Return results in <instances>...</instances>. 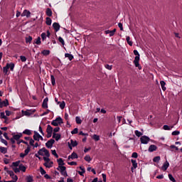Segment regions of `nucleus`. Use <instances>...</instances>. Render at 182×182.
I'll return each instance as SVG.
<instances>
[{
  "instance_id": "5",
  "label": "nucleus",
  "mask_w": 182,
  "mask_h": 182,
  "mask_svg": "<svg viewBox=\"0 0 182 182\" xmlns=\"http://www.w3.org/2000/svg\"><path fill=\"white\" fill-rule=\"evenodd\" d=\"M33 137V140H35L36 141H39L40 140L43 141V136L39 134L36 131L34 132V135Z\"/></svg>"
},
{
  "instance_id": "40",
  "label": "nucleus",
  "mask_w": 182,
  "mask_h": 182,
  "mask_svg": "<svg viewBox=\"0 0 182 182\" xmlns=\"http://www.w3.org/2000/svg\"><path fill=\"white\" fill-rule=\"evenodd\" d=\"M85 161H87L88 163H90L92 161V158L90 157V155H86L84 158Z\"/></svg>"
},
{
  "instance_id": "10",
  "label": "nucleus",
  "mask_w": 182,
  "mask_h": 182,
  "mask_svg": "<svg viewBox=\"0 0 182 182\" xmlns=\"http://www.w3.org/2000/svg\"><path fill=\"white\" fill-rule=\"evenodd\" d=\"M55 144V139H51L50 140H48L46 143V146L48 149H52V147H53V144Z\"/></svg>"
},
{
  "instance_id": "47",
  "label": "nucleus",
  "mask_w": 182,
  "mask_h": 182,
  "mask_svg": "<svg viewBox=\"0 0 182 182\" xmlns=\"http://www.w3.org/2000/svg\"><path fill=\"white\" fill-rule=\"evenodd\" d=\"M160 156H155L154 159H153V161L154 163H159V161H160Z\"/></svg>"
},
{
  "instance_id": "16",
  "label": "nucleus",
  "mask_w": 182,
  "mask_h": 182,
  "mask_svg": "<svg viewBox=\"0 0 182 182\" xmlns=\"http://www.w3.org/2000/svg\"><path fill=\"white\" fill-rule=\"evenodd\" d=\"M53 28H54L55 32H58V31L60 29V25H59L58 23H53Z\"/></svg>"
},
{
  "instance_id": "23",
  "label": "nucleus",
  "mask_w": 182,
  "mask_h": 182,
  "mask_svg": "<svg viewBox=\"0 0 182 182\" xmlns=\"http://www.w3.org/2000/svg\"><path fill=\"white\" fill-rule=\"evenodd\" d=\"M131 162L132 164V170H133V168H136L137 167V161H136V159H132Z\"/></svg>"
},
{
  "instance_id": "9",
  "label": "nucleus",
  "mask_w": 182,
  "mask_h": 182,
  "mask_svg": "<svg viewBox=\"0 0 182 182\" xmlns=\"http://www.w3.org/2000/svg\"><path fill=\"white\" fill-rule=\"evenodd\" d=\"M68 145L70 150H72L73 147H76V146H77V141L70 139V142H68Z\"/></svg>"
},
{
  "instance_id": "30",
  "label": "nucleus",
  "mask_w": 182,
  "mask_h": 182,
  "mask_svg": "<svg viewBox=\"0 0 182 182\" xmlns=\"http://www.w3.org/2000/svg\"><path fill=\"white\" fill-rule=\"evenodd\" d=\"M50 80H51V85L53 86H55V85H56V80L55 79V76H53V75H50Z\"/></svg>"
},
{
  "instance_id": "63",
  "label": "nucleus",
  "mask_w": 182,
  "mask_h": 182,
  "mask_svg": "<svg viewBox=\"0 0 182 182\" xmlns=\"http://www.w3.org/2000/svg\"><path fill=\"white\" fill-rule=\"evenodd\" d=\"M118 27L119 28L120 31H123V24L122 23H118Z\"/></svg>"
},
{
  "instance_id": "27",
  "label": "nucleus",
  "mask_w": 182,
  "mask_h": 182,
  "mask_svg": "<svg viewBox=\"0 0 182 182\" xmlns=\"http://www.w3.org/2000/svg\"><path fill=\"white\" fill-rule=\"evenodd\" d=\"M41 53L44 56H48V55H50V50H43V51H41Z\"/></svg>"
},
{
  "instance_id": "12",
  "label": "nucleus",
  "mask_w": 182,
  "mask_h": 182,
  "mask_svg": "<svg viewBox=\"0 0 182 182\" xmlns=\"http://www.w3.org/2000/svg\"><path fill=\"white\" fill-rule=\"evenodd\" d=\"M114 33H116V28H114L112 31L107 30L105 31L106 35H109V37L114 36Z\"/></svg>"
},
{
  "instance_id": "55",
  "label": "nucleus",
  "mask_w": 182,
  "mask_h": 182,
  "mask_svg": "<svg viewBox=\"0 0 182 182\" xmlns=\"http://www.w3.org/2000/svg\"><path fill=\"white\" fill-rule=\"evenodd\" d=\"M50 112V110L47 109L46 112H44L43 114H41V116H46V114H49Z\"/></svg>"
},
{
  "instance_id": "44",
  "label": "nucleus",
  "mask_w": 182,
  "mask_h": 182,
  "mask_svg": "<svg viewBox=\"0 0 182 182\" xmlns=\"http://www.w3.org/2000/svg\"><path fill=\"white\" fill-rule=\"evenodd\" d=\"M29 151H31V146H28L24 151L25 155L28 156V154H29Z\"/></svg>"
},
{
  "instance_id": "62",
  "label": "nucleus",
  "mask_w": 182,
  "mask_h": 182,
  "mask_svg": "<svg viewBox=\"0 0 182 182\" xmlns=\"http://www.w3.org/2000/svg\"><path fill=\"white\" fill-rule=\"evenodd\" d=\"M8 69H9V68H8L7 65L4 67L3 68L4 73H6V74L8 73Z\"/></svg>"
},
{
  "instance_id": "35",
  "label": "nucleus",
  "mask_w": 182,
  "mask_h": 182,
  "mask_svg": "<svg viewBox=\"0 0 182 182\" xmlns=\"http://www.w3.org/2000/svg\"><path fill=\"white\" fill-rule=\"evenodd\" d=\"M126 40L129 46H133V41H130V36H127Z\"/></svg>"
},
{
  "instance_id": "61",
  "label": "nucleus",
  "mask_w": 182,
  "mask_h": 182,
  "mask_svg": "<svg viewBox=\"0 0 182 182\" xmlns=\"http://www.w3.org/2000/svg\"><path fill=\"white\" fill-rule=\"evenodd\" d=\"M14 173H21L19 168H13Z\"/></svg>"
},
{
  "instance_id": "60",
  "label": "nucleus",
  "mask_w": 182,
  "mask_h": 182,
  "mask_svg": "<svg viewBox=\"0 0 182 182\" xmlns=\"http://www.w3.org/2000/svg\"><path fill=\"white\" fill-rule=\"evenodd\" d=\"M20 59L21 62H25L26 60V57H25L24 55H21Z\"/></svg>"
},
{
  "instance_id": "51",
  "label": "nucleus",
  "mask_w": 182,
  "mask_h": 182,
  "mask_svg": "<svg viewBox=\"0 0 182 182\" xmlns=\"http://www.w3.org/2000/svg\"><path fill=\"white\" fill-rule=\"evenodd\" d=\"M40 172L42 176L46 174V171H45V169H43L42 167L40 168Z\"/></svg>"
},
{
  "instance_id": "64",
  "label": "nucleus",
  "mask_w": 182,
  "mask_h": 182,
  "mask_svg": "<svg viewBox=\"0 0 182 182\" xmlns=\"http://www.w3.org/2000/svg\"><path fill=\"white\" fill-rule=\"evenodd\" d=\"M59 130H60V128L59 127H55L54 129H53V133H58V132H59Z\"/></svg>"
},
{
  "instance_id": "52",
  "label": "nucleus",
  "mask_w": 182,
  "mask_h": 182,
  "mask_svg": "<svg viewBox=\"0 0 182 182\" xmlns=\"http://www.w3.org/2000/svg\"><path fill=\"white\" fill-rule=\"evenodd\" d=\"M0 151H1V153H3L4 154H5L6 153V148L0 147Z\"/></svg>"
},
{
  "instance_id": "43",
  "label": "nucleus",
  "mask_w": 182,
  "mask_h": 182,
  "mask_svg": "<svg viewBox=\"0 0 182 182\" xmlns=\"http://www.w3.org/2000/svg\"><path fill=\"white\" fill-rule=\"evenodd\" d=\"M75 122L77 124H82V119L80 118V117H75Z\"/></svg>"
},
{
  "instance_id": "2",
  "label": "nucleus",
  "mask_w": 182,
  "mask_h": 182,
  "mask_svg": "<svg viewBox=\"0 0 182 182\" xmlns=\"http://www.w3.org/2000/svg\"><path fill=\"white\" fill-rule=\"evenodd\" d=\"M134 55H135V58L134 60V65L135 68H138L139 70H141V65H140V54L137 50H134Z\"/></svg>"
},
{
  "instance_id": "24",
  "label": "nucleus",
  "mask_w": 182,
  "mask_h": 182,
  "mask_svg": "<svg viewBox=\"0 0 182 182\" xmlns=\"http://www.w3.org/2000/svg\"><path fill=\"white\" fill-rule=\"evenodd\" d=\"M160 85L161 87L162 90H164V92H166V82H164V80H161L160 82Z\"/></svg>"
},
{
  "instance_id": "6",
  "label": "nucleus",
  "mask_w": 182,
  "mask_h": 182,
  "mask_svg": "<svg viewBox=\"0 0 182 182\" xmlns=\"http://www.w3.org/2000/svg\"><path fill=\"white\" fill-rule=\"evenodd\" d=\"M46 132L48 139H49V137H52V133H53V128L52 126L49 124L47 126Z\"/></svg>"
},
{
  "instance_id": "53",
  "label": "nucleus",
  "mask_w": 182,
  "mask_h": 182,
  "mask_svg": "<svg viewBox=\"0 0 182 182\" xmlns=\"http://www.w3.org/2000/svg\"><path fill=\"white\" fill-rule=\"evenodd\" d=\"M68 164L69 166H77V162H76V161H71V162H68Z\"/></svg>"
},
{
  "instance_id": "18",
  "label": "nucleus",
  "mask_w": 182,
  "mask_h": 182,
  "mask_svg": "<svg viewBox=\"0 0 182 182\" xmlns=\"http://www.w3.org/2000/svg\"><path fill=\"white\" fill-rule=\"evenodd\" d=\"M19 166H21V161H17L13 162L11 164V167L13 168L19 167Z\"/></svg>"
},
{
  "instance_id": "45",
  "label": "nucleus",
  "mask_w": 182,
  "mask_h": 182,
  "mask_svg": "<svg viewBox=\"0 0 182 182\" xmlns=\"http://www.w3.org/2000/svg\"><path fill=\"white\" fill-rule=\"evenodd\" d=\"M2 105H3V107H6V106H9V102H8V100H6L4 101H2Z\"/></svg>"
},
{
  "instance_id": "19",
  "label": "nucleus",
  "mask_w": 182,
  "mask_h": 182,
  "mask_svg": "<svg viewBox=\"0 0 182 182\" xmlns=\"http://www.w3.org/2000/svg\"><path fill=\"white\" fill-rule=\"evenodd\" d=\"M157 150V146L156 145H151L149 148V151L150 153H153V151H156Z\"/></svg>"
},
{
  "instance_id": "36",
  "label": "nucleus",
  "mask_w": 182,
  "mask_h": 182,
  "mask_svg": "<svg viewBox=\"0 0 182 182\" xmlns=\"http://www.w3.org/2000/svg\"><path fill=\"white\" fill-rule=\"evenodd\" d=\"M134 133L136 137H141V136H143V134L139 130H135Z\"/></svg>"
},
{
  "instance_id": "1",
  "label": "nucleus",
  "mask_w": 182,
  "mask_h": 182,
  "mask_svg": "<svg viewBox=\"0 0 182 182\" xmlns=\"http://www.w3.org/2000/svg\"><path fill=\"white\" fill-rule=\"evenodd\" d=\"M38 154H41V156H43V160L45 163L43 164V166L46 167L47 168H50L53 167V161H50V154L49 153V151L46 149V148L43 147L38 150Z\"/></svg>"
},
{
  "instance_id": "7",
  "label": "nucleus",
  "mask_w": 182,
  "mask_h": 182,
  "mask_svg": "<svg viewBox=\"0 0 182 182\" xmlns=\"http://www.w3.org/2000/svg\"><path fill=\"white\" fill-rule=\"evenodd\" d=\"M7 173L11 177L13 181H18V176L15 175L13 171L7 170Z\"/></svg>"
},
{
  "instance_id": "28",
  "label": "nucleus",
  "mask_w": 182,
  "mask_h": 182,
  "mask_svg": "<svg viewBox=\"0 0 182 182\" xmlns=\"http://www.w3.org/2000/svg\"><path fill=\"white\" fill-rule=\"evenodd\" d=\"M23 134H26L27 136H31L32 134V131L26 129L23 132Z\"/></svg>"
},
{
  "instance_id": "11",
  "label": "nucleus",
  "mask_w": 182,
  "mask_h": 182,
  "mask_svg": "<svg viewBox=\"0 0 182 182\" xmlns=\"http://www.w3.org/2000/svg\"><path fill=\"white\" fill-rule=\"evenodd\" d=\"M46 38H50V32L49 31H47V33H41L42 41H46Z\"/></svg>"
},
{
  "instance_id": "13",
  "label": "nucleus",
  "mask_w": 182,
  "mask_h": 182,
  "mask_svg": "<svg viewBox=\"0 0 182 182\" xmlns=\"http://www.w3.org/2000/svg\"><path fill=\"white\" fill-rule=\"evenodd\" d=\"M48 102H49V98L46 97L43 101V104H42L43 109H48Z\"/></svg>"
},
{
  "instance_id": "48",
  "label": "nucleus",
  "mask_w": 182,
  "mask_h": 182,
  "mask_svg": "<svg viewBox=\"0 0 182 182\" xmlns=\"http://www.w3.org/2000/svg\"><path fill=\"white\" fill-rule=\"evenodd\" d=\"M51 153L53 156H55V159H59V155H58V154L56 153V150H52Z\"/></svg>"
},
{
  "instance_id": "26",
  "label": "nucleus",
  "mask_w": 182,
  "mask_h": 182,
  "mask_svg": "<svg viewBox=\"0 0 182 182\" xmlns=\"http://www.w3.org/2000/svg\"><path fill=\"white\" fill-rule=\"evenodd\" d=\"M57 162L58 163V167H60L65 164V162L63 161V159L62 158H59L57 160Z\"/></svg>"
},
{
  "instance_id": "25",
  "label": "nucleus",
  "mask_w": 182,
  "mask_h": 182,
  "mask_svg": "<svg viewBox=\"0 0 182 182\" xmlns=\"http://www.w3.org/2000/svg\"><path fill=\"white\" fill-rule=\"evenodd\" d=\"M26 182H33V176L31 175H28L26 177Z\"/></svg>"
},
{
  "instance_id": "57",
  "label": "nucleus",
  "mask_w": 182,
  "mask_h": 182,
  "mask_svg": "<svg viewBox=\"0 0 182 182\" xmlns=\"http://www.w3.org/2000/svg\"><path fill=\"white\" fill-rule=\"evenodd\" d=\"M36 45H41V37L37 38V39L36 40Z\"/></svg>"
},
{
  "instance_id": "46",
  "label": "nucleus",
  "mask_w": 182,
  "mask_h": 182,
  "mask_svg": "<svg viewBox=\"0 0 182 182\" xmlns=\"http://www.w3.org/2000/svg\"><path fill=\"white\" fill-rule=\"evenodd\" d=\"M168 178L172 182H176V178H174V177L173 176V175H171V173H169L168 175Z\"/></svg>"
},
{
  "instance_id": "49",
  "label": "nucleus",
  "mask_w": 182,
  "mask_h": 182,
  "mask_svg": "<svg viewBox=\"0 0 182 182\" xmlns=\"http://www.w3.org/2000/svg\"><path fill=\"white\" fill-rule=\"evenodd\" d=\"M58 41L63 46H65V40H63V38L59 37Z\"/></svg>"
},
{
  "instance_id": "37",
  "label": "nucleus",
  "mask_w": 182,
  "mask_h": 182,
  "mask_svg": "<svg viewBox=\"0 0 182 182\" xmlns=\"http://www.w3.org/2000/svg\"><path fill=\"white\" fill-rule=\"evenodd\" d=\"M92 139L95 140V141H99V140H100V136L97 134H94L92 136Z\"/></svg>"
},
{
  "instance_id": "15",
  "label": "nucleus",
  "mask_w": 182,
  "mask_h": 182,
  "mask_svg": "<svg viewBox=\"0 0 182 182\" xmlns=\"http://www.w3.org/2000/svg\"><path fill=\"white\" fill-rule=\"evenodd\" d=\"M21 16H26V18H29L31 16V11L25 9L21 14Z\"/></svg>"
},
{
  "instance_id": "42",
  "label": "nucleus",
  "mask_w": 182,
  "mask_h": 182,
  "mask_svg": "<svg viewBox=\"0 0 182 182\" xmlns=\"http://www.w3.org/2000/svg\"><path fill=\"white\" fill-rule=\"evenodd\" d=\"M32 42V36H29L26 38V43H31Z\"/></svg>"
},
{
  "instance_id": "31",
  "label": "nucleus",
  "mask_w": 182,
  "mask_h": 182,
  "mask_svg": "<svg viewBox=\"0 0 182 182\" xmlns=\"http://www.w3.org/2000/svg\"><path fill=\"white\" fill-rule=\"evenodd\" d=\"M46 25L48 26H50L52 25V19L49 17L46 18Z\"/></svg>"
},
{
  "instance_id": "39",
  "label": "nucleus",
  "mask_w": 182,
  "mask_h": 182,
  "mask_svg": "<svg viewBox=\"0 0 182 182\" xmlns=\"http://www.w3.org/2000/svg\"><path fill=\"white\" fill-rule=\"evenodd\" d=\"M0 119H4V120H8V117L5 115V112H1Z\"/></svg>"
},
{
  "instance_id": "4",
  "label": "nucleus",
  "mask_w": 182,
  "mask_h": 182,
  "mask_svg": "<svg viewBox=\"0 0 182 182\" xmlns=\"http://www.w3.org/2000/svg\"><path fill=\"white\" fill-rule=\"evenodd\" d=\"M62 123H63V119L60 117H58L52 121L51 124L52 126H58V124H62Z\"/></svg>"
},
{
  "instance_id": "56",
  "label": "nucleus",
  "mask_w": 182,
  "mask_h": 182,
  "mask_svg": "<svg viewBox=\"0 0 182 182\" xmlns=\"http://www.w3.org/2000/svg\"><path fill=\"white\" fill-rule=\"evenodd\" d=\"M38 131L42 134V136H45V133H43V130L42 129V127L39 126Z\"/></svg>"
},
{
  "instance_id": "58",
  "label": "nucleus",
  "mask_w": 182,
  "mask_h": 182,
  "mask_svg": "<svg viewBox=\"0 0 182 182\" xmlns=\"http://www.w3.org/2000/svg\"><path fill=\"white\" fill-rule=\"evenodd\" d=\"M178 134H180L179 131H173L172 132V136H178Z\"/></svg>"
},
{
  "instance_id": "54",
  "label": "nucleus",
  "mask_w": 182,
  "mask_h": 182,
  "mask_svg": "<svg viewBox=\"0 0 182 182\" xmlns=\"http://www.w3.org/2000/svg\"><path fill=\"white\" fill-rule=\"evenodd\" d=\"M78 133V129L77 128H75L72 132H71V134H77Z\"/></svg>"
},
{
  "instance_id": "38",
  "label": "nucleus",
  "mask_w": 182,
  "mask_h": 182,
  "mask_svg": "<svg viewBox=\"0 0 182 182\" xmlns=\"http://www.w3.org/2000/svg\"><path fill=\"white\" fill-rule=\"evenodd\" d=\"M21 137H22V133H20V134L13 136V138L15 139L16 140H19V139H21Z\"/></svg>"
},
{
  "instance_id": "14",
  "label": "nucleus",
  "mask_w": 182,
  "mask_h": 182,
  "mask_svg": "<svg viewBox=\"0 0 182 182\" xmlns=\"http://www.w3.org/2000/svg\"><path fill=\"white\" fill-rule=\"evenodd\" d=\"M168 167H170V164L166 161L161 166V170H163V171H166Z\"/></svg>"
},
{
  "instance_id": "17",
  "label": "nucleus",
  "mask_w": 182,
  "mask_h": 182,
  "mask_svg": "<svg viewBox=\"0 0 182 182\" xmlns=\"http://www.w3.org/2000/svg\"><path fill=\"white\" fill-rule=\"evenodd\" d=\"M77 158H78L77 154H76L75 152H73V153L71 154V155H70V156H68V160H70V159H71L72 160H75V159H77Z\"/></svg>"
},
{
  "instance_id": "3",
  "label": "nucleus",
  "mask_w": 182,
  "mask_h": 182,
  "mask_svg": "<svg viewBox=\"0 0 182 182\" xmlns=\"http://www.w3.org/2000/svg\"><path fill=\"white\" fill-rule=\"evenodd\" d=\"M57 170L60 171L62 174V176H64V177H68V172L66 171V166H58L57 168Z\"/></svg>"
},
{
  "instance_id": "34",
  "label": "nucleus",
  "mask_w": 182,
  "mask_h": 182,
  "mask_svg": "<svg viewBox=\"0 0 182 182\" xmlns=\"http://www.w3.org/2000/svg\"><path fill=\"white\" fill-rule=\"evenodd\" d=\"M46 14L47 16H52V9H50V8H48L46 9Z\"/></svg>"
},
{
  "instance_id": "8",
  "label": "nucleus",
  "mask_w": 182,
  "mask_h": 182,
  "mask_svg": "<svg viewBox=\"0 0 182 182\" xmlns=\"http://www.w3.org/2000/svg\"><path fill=\"white\" fill-rule=\"evenodd\" d=\"M140 141L142 144H147L149 141H150V138L146 135H144L140 138Z\"/></svg>"
},
{
  "instance_id": "33",
  "label": "nucleus",
  "mask_w": 182,
  "mask_h": 182,
  "mask_svg": "<svg viewBox=\"0 0 182 182\" xmlns=\"http://www.w3.org/2000/svg\"><path fill=\"white\" fill-rule=\"evenodd\" d=\"M65 57L68 58L69 60H73V55L69 54V53H65Z\"/></svg>"
},
{
  "instance_id": "21",
  "label": "nucleus",
  "mask_w": 182,
  "mask_h": 182,
  "mask_svg": "<svg viewBox=\"0 0 182 182\" xmlns=\"http://www.w3.org/2000/svg\"><path fill=\"white\" fill-rule=\"evenodd\" d=\"M53 139H55L56 141H58L60 139V134L53 133Z\"/></svg>"
},
{
  "instance_id": "59",
  "label": "nucleus",
  "mask_w": 182,
  "mask_h": 182,
  "mask_svg": "<svg viewBox=\"0 0 182 182\" xmlns=\"http://www.w3.org/2000/svg\"><path fill=\"white\" fill-rule=\"evenodd\" d=\"M35 143V140H33L32 138L30 139L29 144L30 146H33Z\"/></svg>"
},
{
  "instance_id": "20",
  "label": "nucleus",
  "mask_w": 182,
  "mask_h": 182,
  "mask_svg": "<svg viewBox=\"0 0 182 182\" xmlns=\"http://www.w3.org/2000/svg\"><path fill=\"white\" fill-rule=\"evenodd\" d=\"M18 168L20 171L22 173H25L26 171V166H25L23 164H21L18 166Z\"/></svg>"
},
{
  "instance_id": "50",
  "label": "nucleus",
  "mask_w": 182,
  "mask_h": 182,
  "mask_svg": "<svg viewBox=\"0 0 182 182\" xmlns=\"http://www.w3.org/2000/svg\"><path fill=\"white\" fill-rule=\"evenodd\" d=\"M132 159H137L139 157V154H137V152H134L132 154Z\"/></svg>"
},
{
  "instance_id": "22",
  "label": "nucleus",
  "mask_w": 182,
  "mask_h": 182,
  "mask_svg": "<svg viewBox=\"0 0 182 182\" xmlns=\"http://www.w3.org/2000/svg\"><path fill=\"white\" fill-rule=\"evenodd\" d=\"M7 68L11 70V72H14V69H15V64L11 63L6 64Z\"/></svg>"
},
{
  "instance_id": "29",
  "label": "nucleus",
  "mask_w": 182,
  "mask_h": 182,
  "mask_svg": "<svg viewBox=\"0 0 182 182\" xmlns=\"http://www.w3.org/2000/svg\"><path fill=\"white\" fill-rule=\"evenodd\" d=\"M80 168L81 171H79L78 173L80 174V176H83V174H85V173H86V170L85 169V167H83V166H80Z\"/></svg>"
},
{
  "instance_id": "32",
  "label": "nucleus",
  "mask_w": 182,
  "mask_h": 182,
  "mask_svg": "<svg viewBox=\"0 0 182 182\" xmlns=\"http://www.w3.org/2000/svg\"><path fill=\"white\" fill-rule=\"evenodd\" d=\"M58 105H60V107L63 109H65V106H66V103L65 102V101H63L62 102H58Z\"/></svg>"
},
{
  "instance_id": "41",
  "label": "nucleus",
  "mask_w": 182,
  "mask_h": 182,
  "mask_svg": "<svg viewBox=\"0 0 182 182\" xmlns=\"http://www.w3.org/2000/svg\"><path fill=\"white\" fill-rule=\"evenodd\" d=\"M174 126H171V127L168 125H164L163 129L164 130H171Z\"/></svg>"
}]
</instances>
